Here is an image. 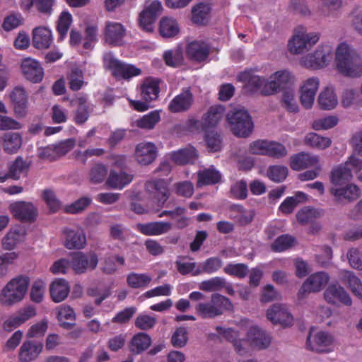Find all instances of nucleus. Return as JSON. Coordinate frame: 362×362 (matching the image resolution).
Instances as JSON below:
<instances>
[{
	"label": "nucleus",
	"mask_w": 362,
	"mask_h": 362,
	"mask_svg": "<svg viewBox=\"0 0 362 362\" xmlns=\"http://www.w3.org/2000/svg\"><path fill=\"white\" fill-rule=\"evenodd\" d=\"M193 101L192 92L189 88H186L170 102L168 109L173 113L185 112L191 107Z\"/></svg>",
	"instance_id": "nucleus-28"
},
{
	"label": "nucleus",
	"mask_w": 362,
	"mask_h": 362,
	"mask_svg": "<svg viewBox=\"0 0 362 362\" xmlns=\"http://www.w3.org/2000/svg\"><path fill=\"white\" fill-rule=\"evenodd\" d=\"M362 158L355 153L350 155L346 161L334 167L330 175L331 183L336 185L343 181H351L354 173L357 175V179L362 182Z\"/></svg>",
	"instance_id": "nucleus-3"
},
{
	"label": "nucleus",
	"mask_w": 362,
	"mask_h": 362,
	"mask_svg": "<svg viewBox=\"0 0 362 362\" xmlns=\"http://www.w3.org/2000/svg\"><path fill=\"white\" fill-rule=\"evenodd\" d=\"M151 337L145 332H139L134 335L130 341V351L135 354H140L147 350L151 345Z\"/></svg>",
	"instance_id": "nucleus-40"
},
{
	"label": "nucleus",
	"mask_w": 362,
	"mask_h": 362,
	"mask_svg": "<svg viewBox=\"0 0 362 362\" xmlns=\"http://www.w3.org/2000/svg\"><path fill=\"white\" fill-rule=\"evenodd\" d=\"M158 30L163 37L173 38L179 35L180 26L175 18L165 16L160 20Z\"/></svg>",
	"instance_id": "nucleus-33"
},
{
	"label": "nucleus",
	"mask_w": 362,
	"mask_h": 362,
	"mask_svg": "<svg viewBox=\"0 0 362 362\" xmlns=\"http://www.w3.org/2000/svg\"><path fill=\"white\" fill-rule=\"evenodd\" d=\"M46 289V283L42 279L35 280L30 289V299L32 301L39 303L42 301Z\"/></svg>",
	"instance_id": "nucleus-59"
},
{
	"label": "nucleus",
	"mask_w": 362,
	"mask_h": 362,
	"mask_svg": "<svg viewBox=\"0 0 362 362\" xmlns=\"http://www.w3.org/2000/svg\"><path fill=\"white\" fill-rule=\"evenodd\" d=\"M238 326V329L221 326L215 327L218 335L230 343L237 354L245 356L250 348L264 350L270 346V334L252 321L242 319Z\"/></svg>",
	"instance_id": "nucleus-1"
},
{
	"label": "nucleus",
	"mask_w": 362,
	"mask_h": 362,
	"mask_svg": "<svg viewBox=\"0 0 362 362\" xmlns=\"http://www.w3.org/2000/svg\"><path fill=\"white\" fill-rule=\"evenodd\" d=\"M320 38L318 32L308 33L303 26L296 27L288 41V50L291 54H300L309 51Z\"/></svg>",
	"instance_id": "nucleus-5"
},
{
	"label": "nucleus",
	"mask_w": 362,
	"mask_h": 362,
	"mask_svg": "<svg viewBox=\"0 0 362 362\" xmlns=\"http://www.w3.org/2000/svg\"><path fill=\"white\" fill-rule=\"evenodd\" d=\"M305 143L312 148L324 150L331 146L332 140L329 137L323 136L315 132H310L305 136Z\"/></svg>",
	"instance_id": "nucleus-48"
},
{
	"label": "nucleus",
	"mask_w": 362,
	"mask_h": 362,
	"mask_svg": "<svg viewBox=\"0 0 362 362\" xmlns=\"http://www.w3.org/2000/svg\"><path fill=\"white\" fill-rule=\"evenodd\" d=\"M267 318L273 324L283 327L291 326L294 320L287 306L280 303L274 304L267 310Z\"/></svg>",
	"instance_id": "nucleus-16"
},
{
	"label": "nucleus",
	"mask_w": 362,
	"mask_h": 362,
	"mask_svg": "<svg viewBox=\"0 0 362 362\" xmlns=\"http://www.w3.org/2000/svg\"><path fill=\"white\" fill-rule=\"evenodd\" d=\"M152 277L146 273L131 272L127 276V283L132 288H144L148 286Z\"/></svg>",
	"instance_id": "nucleus-49"
},
{
	"label": "nucleus",
	"mask_w": 362,
	"mask_h": 362,
	"mask_svg": "<svg viewBox=\"0 0 362 362\" xmlns=\"http://www.w3.org/2000/svg\"><path fill=\"white\" fill-rule=\"evenodd\" d=\"M12 102L15 105V112L19 117L26 114L28 107V97L25 89L22 87H16L10 95Z\"/></svg>",
	"instance_id": "nucleus-34"
},
{
	"label": "nucleus",
	"mask_w": 362,
	"mask_h": 362,
	"mask_svg": "<svg viewBox=\"0 0 362 362\" xmlns=\"http://www.w3.org/2000/svg\"><path fill=\"white\" fill-rule=\"evenodd\" d=\"M157 147L151 142H141L136 145L135 148V158L136 161L143 165H146L157 157Z\"/></svg>",
	"instance_id": "nucleus-24"
},
{
	"label": "nucleus",
	"mask_w": 362,
	"mask_h": 362,
	"mask_svg": "<svg viewBox=\"0 0 362 362\" xmlns=\"http://www.w3.org/2000/svg\"><path fill=\"white\" fill-rule=\"evenodd\" d=\"M145 187L153 207H163L170 195L168 183L163 179L152 180L146 182Z\"/></svg>",
	"instance_id": "nucleus-11"
},
{
	"label": "nucleus",
	"mask_w": 362,
	"mask_h": 362,
	"mask_svg": "<svg viewBox=\"0 0 362 362\" xmlns=\"http://www.w3.org/2000/svg\"><path fill=\"white\" fill-rule=\"evenodd\" d=\"M163 11V6L158 0H148L145 2L143 11L139 14V23L141 28L148 33L154 30V23Z\"/></svg>",
	"instance_id": "nucleus-13"
},
{
	"label": "nucleus",
	"mask_w": 362,
	"mask_h": 362,
	"mask_svg": "<svg viewBox=\"0 0 362 362\" xmlns=\"http://www.w3.org/2000/svg\"><path fill=\"white\" fill-rule=\"evenodd\" d=\"M295 243V238L289 235L278 237L271 245L274 252H281L291 248Z\"/></svg>",
	"instance_id": "nucleus-54"
},
{
	"label": "nucleus",
	"mask_w": 362,
	"mask_h": 362,
	"mask_svg": "<svg viewBox=\"0 0 362 362\" xmlns=\"http://www.w3.org/2000/svg\"><path fill=\"white\" fill-rule=\"evenodd\" d=\"M57 319L61 326L66 329H70L74 325L75 313L69 305H62L57 308Z\"/></svg>",
	"instance_id": "nucleus-50"
},
{
	"label": "nucleus",
	"mask_w": 362,
	"mask_h": 362,
	"mask_svg": "<svg viewBox=\"0 0 362 362\" xmlns=\"http://www.w3.org/2000/svg\"><path fill=\"white\" fill-rule=\"evenodd\" d=\"M177 271L182 275L191 274L192 276H197L194 273L197 272L196 262H190L185 257H179L175 262Z\"/></svg>",
	"instance_id": "nucleus-61"
},
{
	"label": "nucleus",
	"mask_w": 362,
	"mask_h": 362,
	"mask_svg": "<svg viewBox=\"0 0 362 362\" xmlns=\"http://www.w3.org/2000/svg\"><path fill=\"white\" fill-rule=\"evenodd\" d=\"M334 339L330 333L325 331L314 333L311 329L306 341L308 349L317 353H329L334 351Z\"/></svg>",
	"instance_id": "nucleus-10"
},
{
	"label": "nucleus",
	"mask_w": 362,
	"mask_h": 362,
	"mask_svg": "<svg viewBox=\"0 0 362 362\" xmlns=\"http://www.w3.org/2000/svg\"><path fill=\"white\" fill-rule=\"evenodd\" d=\"M341 105L345 108L353 107L358 110L362 107V95L354 89L346 90L341 98Z\"/></svg>",
	"instance_id": "nucleus-47"
},
{
	"label": "nucleus",
	"mask_w": 362,
	"mask_h": 362,
	"mask_svg": "<svg viewBox=\"0 0 362 362\" xmlns=\"http://www.w3.org/2000/svg\"><path fill=\"white\" fill-rule=\"evenodd\" d=\"M225 109L221 105L210 107L208 111L203 115L201 120L191 117L187 121V126L191 129H207L215 127L223 119Z\"/></svg>",
	"instance_id": "nucleus-9"
},
{
	"label": "nucleus",
	"mask_w": 362,
	"mask_h": 362,
	"mask_svg": "<svg viewBox=\"0 0 362 362\" xmlns=\"http://www.w3.org/2000/svg\"><path fill=\"white\" fill-rule=\"evenodd\" d=\"M171 228L170 223L164 221L138 223L136 226V230L147 236H158L167 233Z\"/></svg>",
	"instance_id": "nucleus-29"
},
{
	"label": "nucleus",
	"mask_w": 362,
	"mask_h": 362,
	"mask_svg": "<svg viewBox=\"0 0 362 362\" xmlns=\"http://www.w3.org/2000/svg\"><path fill=\"white\" fill-rule=\"evenodd\" d=\"M168 156L177 165L194 163L198 156L196 149L191 146L173 151Z\"/></svg>",
	"instance_id": "nucleus-32"
},
{
	"label": "nucleus",
	"mask_w": 362,
	"mask_h": 362,
	"mask_svg": "<svg viewBox=\"0 0 362 362\" xmlns=\"http://www.w3.org/2000/svg\"><path fill=\"white\" fill-rule=\"evenodd\" d=\"M225 286V279L216 276L200 283L199 288L207 292L219 291Z\"/></svg>",
	"instance_id": "nucleus-60"
},
{
	"label": "nucleus",
	"mask_w": 362,
	"mask_h": 362,
	"mask_svg": "<svg viewBox=\"0 0 362 362\" xmlns=\"http://www.w3.org/2000/svg\"><path fill=\"white\" fill-rule=\"evenodd\" d=\"M69 290L68 282L63 279H56L49 287L51 298L55 303L63 301L68 296Z\"/></svg>",
	"instance_id": "nucleus-37"
},
{
	"label": "nucleus",
	"mask_w": 362,
	"mask_h": 362,
	"mask_svg": "<svg viewBox=\"0 0 362 362\" xmlns=\"http://www.w3.org/2000/svg\"><path fill=\"white\" fill-rule=\"evenodd\" d=\"M319 85L320 81L316 77L308 78L301 85L300 100L301 105L305 109H310L313 107Z\"/></svg>",
	"instance_id": "nucleus-21"
},
{
	"label": "nucleus",
	"mask_w": 362,
	"mask_h": 362,
	"mask_svg": "<svg viewBox=\"0 0 362 362\" xmlns=\"http://www.w3.org/2000/svg\"><path fill=\"white\" fill-rule=\"evenodd\" d=\"M28 168V164L21 157H18L9 166L8 176L14 179H18L21 175L25 173Z\"/></svg>",
	"instance_id": "nucleus-57"
},
{
	"label": "nucleus",
	"mask_w": 362,
	"mask_h": 362,
	"mask_svg": "<svg viewBox=\"0 0 362 362\" xmlns=\"http://www.w3.org/2000/svg\"><path fill=\"white\" fill-rule=\"evenodd\" d=\"M322 213L320 210L312 207H304L298 211L296 217L298 221L302 224L312 223L315 218L320 217Z\"/></svg>",
	"instance_id": "nucleus-53"
},
{
	"label": "nucleus",
	"mask_w": 362,
	"mask_h": 362,
	"mask_svg": "<svg viewBox=\"0 0 362 362\" xmlns=\"http://www.w3.org/2000/svg\"><path fill=\"white\" fill-rule=\"evenodd\" d=\"M8 209L13 216L21 221H33L37 215V208L31 202H16Z\"/></svg>",
	"instance_id": "nucleus-20"
},
{
	"label": "nucleus",
	"mask_w": 362,
	"mask_h": 362,
	"mask_svg": "<svg viewBox=\"0 0 362 362\" xmlns=\"http://www.w3.org/2000/svg\"><path fill=\"white\" fill-rule=\"evenodd\" d=\"M349 181H343L340 184H332L330 193L337 200H347L349 202L356 199L361 194L360 188L354 183H348Z\"/></svg>",
	"instance_id": "nucleus-18"
},
{
	"label": "nucleus",
	"mask_w": 362,
	"mask_h": 362,
	"mask_svg": "<svg viewBox=\"0 0 362 362\" xmlns=\"http://www.w3.org/2000/svg\"><path fill=\"white\" fill-rule=\"evenodd\" d=\"M223 271L228 275L233 276L239 279H243L248 274V267L246 264L242 263H230L223 268Z\"/></svg>",
	"instance_id": "nucleus-62"
},
{
	"label": "nucleus",
	"mask_w": 362,
	"mask_h": 362,
	"mask_svg": "<svg viewBox=\"0 0 362 362\" xmlns=\"http://www.w3.org/2000/svg\"><path fill=\"white\" fill-rule=\"evenodd\" d=\"M163 82L158 78L147 77L142 82L141 89V96L143 100L146 101L156 100L159 97L160 86Z\"/></svg>",
	"instance_id": "nucleus-25"
},
{
	"label": "nucleus",
	"mask_w": 362,
	"mask_h": 362,
	"mask_svg": "<svg viewBox=\"0 0 362 362\" xmlns=\"http://www.w3.org/2000/svg\"><path fill=\"white\" fill-rule=\"evenodd\" d=\"M337 68H362V58L346 42H340L335 52Z\"/></svg>",
	"instance_id": "nucleus-8"
},
{
	"label": "nucleus",
	"mask_w": 362,
	"mask_h": 362,
	"mask_svg": "<svg viewBox=\"0 0 362 362\" xmlns=\"http://www.w3.org/2000/svg\"><path fill=\"white\" fill-rule=\"evenodd\" d=\"M53 42L52 30L46 26H37L32 31V43L37 49H48Z\"/></svg>",
	"instance_id": "nucleus-26"
},
{
	"label": "nucleus",
	"mask_w": 362,
	"mask_h": 362,
	"mask_svg": "<svg viewBox=\"0 0 362 362\" xmlns=\"http://www.w3.org/2000/svg\"><path fill=\"white\" fill-rule=\"evenodd\" d=\"M42 344L36 340H27L20 348L19 360L21 362H31L36 359L42 350Z\"/></svg>",
	"instance_id": "nucleus-30"
},
{
	"label": "nucleus",
	"mask_w": 362,
	"mask_h": 362,
	"mask_svg": "<svg viewBox=\"0 0 362 362\" xmlns=\"http://www.w3.org/2000/svg\"><path fill=\"white\" fill-rule=\"evenodd\" d=\"M69 85L72 90H78L84 85V78L81 69H71L68 74Z\"/></svg>",
	"instance_id": "nucleus-64"
},
{
	"label": "nucleus",
	"mask_w": 362,
	"mask_h": 362,
	"mask_svg": "<svg viewBox=\"0 0 362 362\" xmlns=\"http://www.w3.org/2000/svg\"><path fill=\"white\" fill-rule=\"evenodd\" d=\"M107 175V167L101 163L95 164L90 170V180L92 183L98 184L103 182Z\"/></svg>",
	"instance_id": "nucleus-63"
},
{
	"label": "nucleus",
	"mask_w": 362,
	"mask_h": 362,
	"mask_svg": "<svg viewBox=\"0 0 362 362\" xmlns=\"http://www.w3.org/2000/svg\"><path fill=\"white\" fill-rule=\"evenodd\" d=\"M116 262L119 265H124L125 263L124 258L119 255H112L105 257L103 263V272L107 274L115 273L117 269Z\"/></svg>",
	"instance_id": "nucleus-58"
},
{
	"label": "nucleus",
	"mask_w": 362,
	"mask_h": 362,
	"mask_svg": "<svg viewBox=\"0 0 362 362\" xmlns=\"http://www.w3.org/2000/svg\"><path fill=\"white\" fill-rule=\"evenodd\" d=\"M160 119V111L153 110L136 121L138 127L146 129H153Z\"/></svg>",
	"instance_id": "nucleus-52"
},
{
	"label": "nucleus",
	"mask_w": 362,
	"mask_h": 362,
	"mask_svg": "<svg viewBox=\"0 0 362 362\" xmlns=\"http://www.w3.org/2000/svg\"><path fill=\"white\" fill-rule=\"evenodd\" d=\"M64 245L69 250H81L86 245V236L81 228H65L63 230Z\"/></svg>",
	"instance_id": "nucleus-22"
},
{
	"label": "nucleus",
	"mask_w": 362,
	"mask_h": 362,
	"mask_svg": "<svg viewBox=\"0 0 362 362\" xmlns=\"http://www.w3.org/2000/svg\"><path fill=\"white\" fill-rule=\"evenodd\" d=\"M187 58L196 63H205L209 61L210 47L203 40H194L189 42L185 49Z\"/></svg>",
	"instance_id": "nucleus-17"
},
{
	"label": "nucleus",
	"mask_w": 362,
	"mask_h": 362,
	"mask_svg": "<svg viewBox=\"0 0 362 362\" xmlns=\"http://www.w3.org/2000/svg\"><path fill=\"white\" fill-rule=\"evenodd\" d=\"M338 122L337 117L329 115L315 119L312 124V128L316 131L327 130L334 127Z\"/></svg>",
	"instance_id": "nucleus-55"
},
{
	"label": "nucleus",
	"mask_w": 362,
	"mask_h": 362,
	"mask_svg": "<svg viewBox=\"0 0 362 362\" xmlns=\"http://www.w3.org/2000/svg\"><path fill=\"white\" fill-rule=\"evenodd\" d=\"M211 4L206 1L200 2L192 8V20L195 23H204L210 17Z\"/></svg>",
	"instance_id": "nucleus-41"
},
{
	"label": "nucleus",
	"mask_w": 362,
	"mask_h": 362,
	"mask_svg": "<svg viewBox=\"0 0 362 362\" xmlns=\"http://www.w3.org/2000/svg\"><path fill=\"white\" fill-rule=\"evenodd\" d=\"M333 47L329 44L320 45L317 49L310 53L301 59L302 65L312 68H322L327 66L333 58Z\"/></svg>",
	"instance_id": "nucleus-12"
},
{
	"label": "nucleus",
	"mask_w": 362,
	"mask_h": 362,
	"mask_svg": "<svg viewBox=\"0 0 362 362\" xmlns=\"http://www.w3.org/2000/svg\"><path fill=\"white\" fill-rule=\"evenodd\" d=\"M325 300L331 304H337L341 303L345 305L349 306L352 303L349 293L345 289L338 285H330L324 293Z\"/></svg>",
	"instance_id": "nucleus-27"
},
{
	"label": "nucleus",
	"mask_w": 362,
	"mask_h": 362,
	"mask_svg": "<svg viewBox=\"0 0 362 362\" xmlns=\"http://www.w3.org/2000/svg\"><path fill=\"white\" fill-rule=\"evenodd\" d=\"M71 104L77 107L74 116L76 122L83 124L87 121L93 109V105L88 100V96L82 93H78L71 100Z\"/></svg>",
	"instance_id": "nucleus-23"
},
{
	"label": "nucleus",
	"mask_w": 362,
	"mask_h": 362,
	"mask_svg": "<svg viewBox=\"0 0 362 362\" xmlns=\"http://www.w3.org/2000/svg\"><path fill=\"white\" fill-rule=\"evenodd\" d=\"M233 308V303L228 298L214 293L209 301L198 303L195 305V310L202 318L206 319L221 315L226 310H231Z\"/></svg>",
	"instance_id": "nucleus-6"
},
{
	"label": "nucleus",
	"mask_w": 362,
	"mask_h": 362,
	"mask_svg": "<svg viewBox=\"0 0 362 362\" xmlns=\"http://www.w3.org/2000/svg\"><path fill=\"white\" fill-rule=\"evenodd\" d=\"M308 195L303 192H296L292 197H288L279 206V211L284 214H289L293 211L296 206L305 202Z\"/></svg>",
	"instance_id": "nucleus-43"
},
{
	"label": "nucleus",
	"mask_w": 362,
	"mask_h": 362,
	"mask_svg": "<svg viewBox=\"0 0 362 362\" xmlns=\"http://www.w3.org/2000/svg\"><path fill=\"white\" fill-rule=\"evenodd\" d=\"M163 58L167 66L171 67L180 66L184 64L183 50L181 46L164 52Z\"/></svg>",
	"instance_id": "nucleus-44"
},
{
	"label": "nucleus",
	"mask_w": 362,
	"mask_h": 362,
	"mask_svg": "<svg viewBox=\"0 0 362 362\" xmlns=\"http://www.w3.org/2000/svg\"><path fill=\"white\" fill-rule=\"evenodd\" d=\"M104 40L112 46H119L124 43L126 36V29L124 25L118 22L107 21L104 31Z\"/></svg>",
	"instance_id": "nucleus-19"
},
{
	"label": "nucleus",
	"mask_w": 362,
	"mask_h": 362,
	"mask_svg": "<svg viewBox=\"0 0 362 362\" xmlns=\"http://www.w3.org/2000/svg\"><path fill=\"white\" fill-rule=\"evenodd\" d=\"M223 265L222 260L218 257H210L200 263L197 269L195 274L202 273L213 274L219 270Z\"/></svg>",
	"instance_id": "nucleus-51"
},
{
	"label": "nucleus",
	"mask_w": 362,
	"mask_h": 362,
	"mask_svg": "<svg viewBox=\"0 0 362 362\" xmlns=\"http://www.w3.org/2000/svg\"><path fill=\"white\" fill-rule=\"evenodd\" d=\"M226 118L233 134L239 137L248 136L253 130V122L247 110L234 109L228 112Z\"/></svg>",
	"instance_id": "nucleus-7"
},
{
	"label": "nucleus",
	"mask_w": 362,
	"mask_h": 362,
	"mask_svg": "<svg viewBox=\"0 0 362 362\" xmlns=\"http://www.w3.org/2000/svg\"><path fill=\"white\" fill-rule=\"evenodd\" d=\"M132 179L133 177L132 175L123 171L116 173L112 170L107 180V184L111 188L122 189L126 185H129L132 181Z\"/></svg>",
	"instance_id": "nucleus-42"
},
{
	"label": "nucleus",
	"mask_w": 362,
	"mask_h": 362,
	"mask_svg": "<svg viewBox=\"0 0 362 362\" xmlns=\"http://www.w3.org/2000/svg\"><path fill=\"white\" fill-rule=\"evenodd\" d=\"M340 279L354 296L362 298V281L354 272L346 270L341 272Z\"/></svg>",
	"instance_id": "nucleus-35"
},
{
	"label": "nucleus",
	"mask_w": 362,
	"mask_h": 362,
	"mask_svg": "<svg viewBox=\"0 0 362 362\" xmlns=\"http://www.w3.org/2000/svg\"><path fill=\"white\" fill-rule=\"evenodd\" d=\"M318 161L319 158L317 156L300 152L291 157L290 166L293 170L298 171L315 166L318 163Z\"/></svg>",
	"instance_id": "nucleus-31"
},
{
	"label": "nucleus",
	"mask_w": 362,
	"mask_h": 362,
	"mask_svg": "<svg viewBox=\"0 0 362 362\" xmlns=\"http://www.w3.org/2000/svg\"><path fill=\"white\" fill-rule=\"evenodd\" d=\"M329 281V276L325 272H318L310 275L303 283L298 292V298L302 300L310 293L322 291Z\"/></svg>",
	"instance_id": "nucleus-15"
},
{
	"label": "nucleus",
	"mask_w": 362,
	"mask_h": 362,
	"mask_svg": "<svg viewBox=\"0 0 362 362\" xmlns=\"http://www.w3.org/2000/svg\"><path fill=\"white\" fill-rule=\"evenodd\" d=\"M255 216V211L245 209L241 205L233 204L230 206V217L242 226L250 223Z\"/></svg>",
	"instance_id": "nucleus-39"
},
{
	"label": "nucleus",
	"mask_w": 362,
	"mask_h": 362,
	"mask_svg": "<svg viewBox=\"0 0 362 362\" xmlns=\"http://www.w3.org/2000/svg\"><path fill=\"white\" fill-rule=\"evenodd\" d=\"M30 279L25 275H19L11 279L0 293V303L11 305L21 301L27 293Z\"/></svg>",
	"instance_id": "nucleus-4"
},
{
	"label": "nucleus",
	"mask_w": 362,
	"mask_h": 362,
	"mask_svg": "<svg viewBox=\"0 0 362 362\" xmlns=\"http://www.w3.org/2000/svg\"><path fill=\"white\" fill-rule=\"evenodd\" d=\"M318 103L322 109L332 110L338 104V99L333 88L327 87L319 95Z\"/></svg>",
	"instance_id": "nucleus-45"
},
{
	"label": "nucleus",
	"mask_w": 362,
	"mask_h": 362,
	"mask_svg": "<svg viewBox=\"0 0 362 362\" xmlns=\"http://www.w3.org/2000/svg\"><path fill=\"white\" fill-rule=\"evenodd\" d=\"M221 179V173L214 165H211L198 172L197 186L200 187L204 185H215L219 182Z\"/></svg>",
	"instance_id": "nucleus-38"
},
{
	"label": "nucleus",
	"mask_w": 362,
	"mask_h": 362,
	"mask_svg": "<svg viewBox=\"0 0 362 362\" xmlns=\"http://www.w3.org/2000/svg\"><path fill=\"white\" fill-rule=\"evenodd\" d=\"M288 168L284 165H272L267 169V177L274 182H283L287 177Z\"/></svg>",
	"instance_id": "nucleus-56"
},
{
	"label": "nucleus",
	"mask_w": 362,
	"mask_h": 362,
	"mask_svg": "<svg viewBox=\"0 0 362 362\" xmlns=\"http://www.w3.org/2000/svg\"><path fill=\"white\" fill-rule=\"evenodd\" d=\"M22 138L18 133H6L2 137V146L7 153H16L21 146Z\"/></svg>",
	"instance_id": "nucleus-46"
},
{
	"label": "nucleus",
	"mask_w": 362,
	"mask_h": 362,
	"mask_svg": "<svg viewBox=\"0 0 362 362\" xmlns=\"http://www.w3.org/2000/svg\"><path fill=\"white\" fill-rule=\"evenodd\" d=\"M98 264V257L95 252H75L71 254L70 265L76 274H81L88 270H94Z\"/></svg>",
	"instance_id": "nucleus-14"
},
{
	"label": "nucleus",
	"mask_w": 362,
	"mask_h": 362,
	"mask_svg": "<svg viewBox=\"0 0 362 362\" xmlns=\"http://www.w3.org/2000/svg\"><path fill=\"white\" fill-rule=\"evenodd\" d=\"M238 79L245 82L247 86L251 87L254 90H259L262 94L269 95L293 83L295 78L288 69H281L266 81L264 78L253 75L251 69H246L238 75Z\"/></svg>",
	"instance_id": "nucleus-2"
},
{
	"label": "nucleus",
	"mask_w": 362,
	"mask_h": 362,
	"mask_svg": "<svg viewBox=\"0 0 362 362\" xmlns=\"http://www.w3.org/2000/svg\"><path fill=\"white\" fill-rule=\"evenodd\" d=\"M25 235V230L23 226L20 225L13 226L2 240L4 248L13 249L16 244L24 240Z\"/></svg>",
	"instance_id": "nucleus-36"
}]
</instances>
